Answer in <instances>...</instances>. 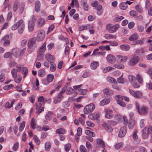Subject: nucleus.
I'll use <instances>...</instances> for the list:
<instances>
[{"instance_id": "37", "label": "nucleus", "mask_w": 152, "mask_h": 152, "mask_svg": "<svg viewBox=\"0 0 152 152\" xmlns=\"http://www.w3.org/2000/svg\"><path fill=\"white\" fill-rule=\"evenodd\" d=\"M22 73L24 75L23 78H25L28 73V69L26 67H24L22 69Z\"/></svg>"}, {"instance_id": "49", "label": "nucleus", "mask_w": 152, "mask_h": 152, "mask_svg": "<svg viewBox=\"0 0 152 152\" xmlns=\"http://www.w3.org/2000/svg\"><path fill=\"white\" fill-rule=\"evenodd\" d=\"M18 2H16L13 5V10L14 12H16L18 9Z\"/></svg>"}, {"instance_id": "24", "label": "nucleus", "mask_w": 152, "mask_h": 152, "mask_svg": "<svg viewBox=\"0 0 152 152\" xmlns=\"http://www.w3.org/2000/svg\"><path fill=\"white\" fill-rule=\"evenodd\" d=\"M46 45V44L45 42L43 43L42 46L39 49V54H41L42 53H43L45 51Z\"/></svg>"}, {"instance_id": "11", "label": "nucleus", "mask_w": 152, "mask_h": 152, "mask_svg": "<svg viewBox=\"0 0 152 152\" xmlns=\"http://www.w3.org/2000/svg\"><path fill=\"white\" fill-rule=\"evenodd\" d=\"M148 108L145 107H142L139 110H138L139 113L141 115L142 114H146L147 113Z\"/></svg>"}, {"instance_id": "3", "label": "nucleus", "mask_w": 152, "mask_h": 152, "mask_svg": "<svg viewBox=\"0 0 152 152\" xmlns=\"http://www.w3.org/2000/svg\"><path fill=\"white\" fill-rule=\"evenodd\" d=\"M118 24H115L112 26L111 24H107L106 25V29L110 33H113L115 32L116 30L119 27Z\"/></svg>"}, {"instance_id": "32", "label": "nucleus", "mask_w": 152, "mask_h": 152, "mask_svg": "<svg viewBox=\"0 0 152 152\" xmlns=\"http://www.w3.org/2000/svg\"><path fill=\"white\" fill-rule=\"evenodd\" d=\"M25 28V25H23L22 26L18 27V33L20 34H22L24 31Z\"/></svg>"}, {"instance_id": "26", "label": "nucleus", "mask_w": 152, "mask_h": 152, "mask_svg": "<svg viewBox=\"0 0 152 152\" xmlns=\"http://www.w3.org/2000/svg\"><path fill=\"white\" fill-rule=\"evenodd\" d=\"M90 26L89 25H87L86 26H80L79 28V30L80 31H82L84 30H86L89 29Z\"/></svg>"}, {"instance_id": "56", "label": "nucleus", "mask_w": 152, "mask_h": 152, "mask_svg": "<svg viewBox=\"0 0 152 152\" xmlns=\"http://www.w3.org/2000/svg\"><path fill=\"white\" fill-rule=\"evenodd\" d=\"M105 117L107 118H111L114 116V115L112 113L105 114Z\"/></svg>"}, {"instance_id": "57", "label": "nucleus", "mask_w": 152, "mask_h": 152, "mask_svg": "<svg viewBox=\"0 0 152 152\" xmlns=\"http://www.w3.org/2000/svg\"><path fill=\"white\" fill-rule=\"evenodd\" d=\"M54 28V26L53 25H51L48 28L47 34H48L50 33V32L52 31Z\"/></svg>"}, {"instance_id": "13", "label": "nucleus", "mask_w": 152, "mask_h": 152, "mask_svg": "<svg viewBox=\"0 0 152 152\" xmlns=\"http://www.w3.org/2000/svg\"><path fill=\"white\" fill-rule=\"evenodd\" d=\"M113 66L115 68L121 69H123L124 68V64L118 62L114 64Z\"/></svg>"}, {"instance_id": "61", "label": "nucleus", "mask_w": 152, "mask_h": 152, "mask_svg": "<svg viewBox=\"0 0 152 152\" xmlns=\"http://www.w3.org/2000/svg\"><path fill=\"white\" fill-rule=\"evenodd\" d=\"M136 10L139 12H140L142 11L141 7L138 5H137L135 7Z\"/></svg>"}, {"instance_id": "51", "label": "nucleus", "mask_w": 152, "mask_h": 152, "mask_svg": "<svg viewBox=\"0 0 152 152\" xmlns=\"http://www.w3.org/2000/svg\"><path fill=\"white\" fill-rule=\"evenodd\" d=\"M64 147L66 151V152H68L69 150L71 147V145L69 143L65 145Z\"/></svg>"}, {"instance_id": "41", "label": "nucleus", "mask_w": 152, "mask_h": 152, "mask_svg": "<svg viewBox=\"0 0 152 152\" xmlns=\"http://www.w3.org/2000/svg\"><path fill=\"white\" fill-rule=\"evenodd\" d=\"M17 69L15 68H13L12 70L11 73L13 77H15L17 76Z\"/></svg>"}, {"instance_id": "30", "label": "nucleus", "mask_w": 152, "mask_h": 152, "mask_svg": "<svg viewBox=\"0 0 152 152\" xmlns=\"http://www.w3.org/2000/svg\"><path fill=\"white\" fill-rule=\"evenodd\" d=\"M51 65L50 67V70L52 72L54 71L56 68V65L53 62H50Z\"/></svg>"}, {"instance_id": "1", "label": "nucleus", "mask_w": 152, "mask_h": 152, "mask_svg": "<svg viewBox=\"0 0 152 152\" xmlns=\"http://www.w3.org/2000/svg\"><path fill=\"white\" fill-rule=\"evenodd\" d=\"M36 41V37H33L30 39L28 42V48L30 52H32L35 48V43Z\"/></svg>"}, {"instance_id": "64", "label": "nucleus", "mask_w": 152, "mask_h": 152, "mask_svg": "<svg viewBox=\"0 0 152 152\" xmlns=\"http://www.w3.org/2000/svg\"><path fill=\"white\" fill-rule=\"evenodd\" d=\"M5 78V76L4 74L3 73H1L0 75V81L2 82Z\"/></svg>"}, {"instance_id": "25", "label": "nucleus", "mask_w": 152, "mask_h": 152, "mask_svg": "<svg viewBox=\"0 0 152 152\" xmlns=\"http://www.w3.org/2000/svg\"><path fill=\"white\" fill-rule=\"evenodd\" d=\"M127 5L126 3L123 2L121 3L120 5V8L122 10H125L127 8Z\"/></svg>"}, {"instance_id": "44", "label": "nucleus", "mask_w": 152, "mask_h": 152, "mask_svg": "<svg viewBox=\"0 0 152 152\" xmlns=\"http://www.w3.org/2000/svg\"><path fill=\"white\" fill-rule=\"evenodd\" d=\"M117 102L122 107H124L126 106V104L125 102L122 101L121 100L119 99H117Z\"/></svg>"}, {"instance_id": "59", "label": "nucleus", "mask_w": 152, "mask_h": 152, "mask_svg": "<svg viewBox=\"0 0 152 152\" xmlns=\"http://www.w3.org/2000/svg\"><path fill=\"white\" fill-rule=\"evenodd\" d=\"M139 151L140 152H147L146 149L144 147L142 146L139 147Z\"/></svg>"}, {"instance_id": "48", "label": "nucleus", "mask_w": 152, "mask_h": 152, "mask_svg": "<svg viewBox=\"0 0 152 152\" xmlns=\"http://www.w3.org/2000/svg\"><path fill=\"white\" fill-rule=\"evenodd\" d=\"M80 150L81 152H87V151L86 147L82 145L80 146Z\"/></svg>"}, {"instance_id": "14", "label": "nucleus", "mask_w": 152, "mask_h": 152, "mask_svg": "<svg viewBox=\"0 0 152 152\" xmlns=\"http://www.w3.org/2000/svg\"><path fill=\"white\" fill-rule=\"evenodd\" d=\"M97 142L98 145L102 148L105 147L104 143L102 140L100 138L97 139Z\"/></svg>"}, {"instance_id": "55", "label": "nucleus", "mask_w": 152, "mask_h": 152, "mask_svg": "<svg viewBox=\"0 0 152 152\" xmlns=\"http://www.w3.org/2000/svg\"><path fill=\"white\" fill-rule=\"evenodd\" d=\"M73 90L72 88L71 87H69L67 88V91H66V93L67 94H72Z\"/></svg>"}, {"instance_id": "62", "label": "nucleus", "mask_w": 152, "mask_h": 152, "mask_svg": "<svg viewBox=\"0 0 152 152\" xmlns=\"http://www.w3.org/2000/svg\"><path fill=\"white\" fill-rule=\"evenodd\" d=\"M126 127H122L121 128L119 133H126Z\"/></svg>"}, {"instance_id": "47", "label": "nucleus", "mask_w": 152, "mask_h": 152, "mask_svg": "<svg viewBox=\"0 0 152 152\" xmlns=\"http://www.w3.org/2000/svg\"><path fill=\"white\" fill-rule=\"evenodd\" d=\"M19 147V143L18 142H16L14 145L12 149L13 151H16L17 150Z\"/></svg>"}, {"instance_id": "20", "label": "nucleus", "mask_w": 152, "mask_h": 152, "mask_svg": "<svg viewBox=\"0 0 152 152\" xmlns=\"http://www.w3.org/2000/svg\"><path fill=\"white\" fill-rule=\"evenodd\" d=\"M25 5V3L24 2H22L20 5V8L19 10V13L20 14H21L24 10V7Z\"/></svg>"}, {"instance_id": "27", "label": "nucleus", "mask_w": 152, "mask_h": 152, "mask_svg": "<svg viewBox=\"0 0 152 152\" xmlns=\"http://www.w3.org/2000/svg\"><path fill=\"white\" fill-rule=\"evenodd\" d=\"M124 146V143L122 142H119L116 144L115 146L116 149L118 150L122 148Z\"/></svg>"}, {"instance_id": "29", "label": "nucleus", "mask_w": 152, "mask_h": 152, "mask_svg": "<svg viewBox=\"0 0 152 152\" xmlns=\"http://www.w3.org/2000/svg\"><path fill=\"white\" fill-rule=\"evenodd\" d=\"M133 96L137 98H140L142 97V94L141 92L137 91L135 92Z\"/></svg>"}, {"instance_id": "10", "label": "nucleus", "mask_w": 152, "mask_h": 152, "mask_svg": "<svg viewBox=\"0 0 152 152\" xmlns=\"http://www.w3.org/2000/svg\"><path fill=\"white\" fill-rule=\"evenodd\" d=\"M34 27V22L33 21H28V29L29 32H32L33 31Z\"/></svg>"}, {"instance_id": "4", "label": "nucleus", "mask_w": 152, "mask_h": 152, "mask_svg": "<svg viewBox=\"0 0 152 152\" xmlns=\"http://www.w3.org/2000/svg\"><path fill=\"white\" fill-rule=\"evenodd\" d=\"M23 25H25L23 19H20L12 26V30H15Z\"/></svg>"}, {"instance_id": "42", "label": "nucleus", "mask_w": 152, "mask_h": 152, "mask_svg": "<svg viewBox=\"0 0 152 152\" xmlns=\"http://www.w3.org/2000/svg\"><path fill=\"white\" fill-rule=\"evenodd\" d=\"M14 78V81L17 83H19L21 81L22 77L19 76H16L15 77H13Z\"/></svg>"}, {"instance_id": "34", "label": "nucleus", "mask_w": 152, "mask_h": 152, "mask_svg": "<svg viewBox=\"0 0 152 152\" xmlns=\"http://www.w3.org/2000/svg\"><path fill=\"white\" fill-rule=\"evenodd\" d=\"M75 4V7H77L78 6V3L77 0H72L70 5L72 7H74Z\"/></svg>"}, {"instance_id": "39", "label": "nucleus", "mask_w": 152, "mask_h": 152, "mask_svg": "<svg viewBox=\"0 0 152 152\" xmlns=\"http://www.w3.org/2000/svg\"><path fill=\"white\" fill-rule=\"evenodd\" d=\"M134 121L133 120H131L129 121V122L128 123V126L130 129H132L134 127Z\"/></svg>"}, {"instance_id": "33", "label": "nucleus", "mask_w": 152, "mask_h": 152, "mask_svg": "<svg viewBox=\"0 0 152 152\" xmlns=\"http://www.w3.org/2000/svg\"><path fill=\"white\" fill-rule=\"evenodd\" d=\"M36 125L35 120H34L33 118H32L31 121V128L33 129H35V128Z\"/></svg>"}, {"instance_id": "8", "label": "nucleus", "mask_w": 152, "mask_h": 152, "mask_svg": "<svg viewBox=\"0 0 152 152\" xmlns=\"http://www.w3.org/2000/svg\"><path fill=\"white\" fill-rule=\"evenodd\" d=\"M102 126L109 132H111L113 131V129L111 127L104 122L102 124Z\"/></svg>"}, {"instance_id": "22", "label": "nucleus", "mask_w": 152, "mask_h": 152, "mask_svg": "<svg viewBox=\"0 0 152 152\" xmlns=\"http://www.w3.org/2000/svg\"><path fill=\"white\" fill-rule=\"evenodd\" d=\"M138 38V36L137 34V33H135L130 36L129 39L130 41H133L136 40Z\"/></svg>"}, {"instance_id": "6", "label": "nucleus", "mask_w": 152, "mask_h": 152, "mask_svg": "<svg viewBox=\"0 0 152 152\" xmlns=\"http://www.w3.org/2000/svg\"><path fill=\"white\" fill-rule=\"evenodd\" d=\"M45 33L44 30L39 31L37 34V37L38 40L39 41H42L44 38Z\"/></svg>"}, {"instance_id": "31", "label": "nucleus", "mask_w": 152, "mask_h": 152, "mask_svg": "<svg viewBox=\"0 0 152 152\" xmlns=\"http://www.w3.org/2000/svg\"><path fill=\"white\" fill-rule=\"evenodd\" d=\"M136 79L140 83H142L143 82V79L142 77L140 75L137 74L136 75Z\"/></svg>"}, {"instance_id": "45", "label": "nucleus", "mask_w": 152, "mask_h": 152, "mask_svg": "<svg viewBox=\"0 0 152 152\" xmlns=\"http://www.w3.org/2000/svg\"><path fill=\"white\" fill-rule=\"evenodd\" d=\"M25 122L24 121H23L22 123L20 124L19 127V130L20 132H22V131L23 129L24 128L25 126Z\"/></svg>"}, {"instance_id": "21", "label": "nucleus", "mask_w": 152, "mask_h": 152, "mask_svg": "<svg viewBox=\"0 0 152 152\" xmlns=\"http://www.w3.org/2000/svg\"><path fill=\"white\" fill-rule=\"evenodd\" d=\"M99 65V63L98 62L93 61L91 63V67L93 69H96Z\"/></svg>"}, {"instance_id": "23", "label": "nucleus", "mask_w": 152, "mask_h": 152, "mask_svg": "<svg viewBox=\"0 0 152 152\" xmlns=\"http://www.w3.org/2000/svg\"><path fill=\"white\" fill-rule=\"evenodd\" d=\"M107 80L108 82L110 83L115 84L117 83V82L115 81V79L114 78L110 77H107Z\"/></svg>"}, {"instance_id": "46", "label": "nucleus", "mask_w": 152, "mask_h": 152, "mask_svg": "<svg viewBox=\"0 0 152 152\" xmlns=\"http://www.w3.org/2000/svg\"><path fill=\"white\" fill-rule=\"evenodd\" d=\"M33 138L35 142L37 144L39 145L40 144V141L36 135H34V137Z\"/></svg>"}, {"instance_id": "7", "label": "nucleus", "mask_w": 152, "mask_h": 152, "mask_svg": "<svg viewBox=\"0 0 152 152\" xmlns=\"http://www.w3.org/2000/svg\"><path fill=\"white\" fill-rule=\"evenodd\" d=\"M106 59L108 62L110 64H113L115 61V57L111 54L108 55Z\"/></svg>"}, {"instance_id": "40", "label": "nucleus", "mask_w": 152, "mask_h": 152, "mask_svg": "<svg viewBox=\"0 0 152 152\" xmlns=\"http://www.w3.org/2000/svg\"><path fill=\"white\" fill-rule=\"evenodd\" d=\"M45 74V71L43 69H40L38 72V75L39 77H42Z\"/></svg>"}, {"instance_id": "50", "label": "nucleus", "mask_w": 152, "mask_h": 152, "mask_svg": "<svg viewBox=\"0 0 152 152\" xmlns=\"http://www.w3.org/2000/svg\"><path fill=\"white\" fill-rule=\"evenodd\" d=\"M9 38V36L8 35H6L5 36L2 38L1 42L3 43V42H6L7 41V40H8Z\"/></svg>"}, {"instance_id": "60", "label": "nucleus", "mask_w": 152, "mask_h": 152, "mask_svg": "<svg viewBox=\"0 0 152 152\" xmlns=\"http://www.w3.org/2000/svg\"><path fill=\"white\" fill-rule=\"evenodd\" d=\"M144 50L142 48L137 50L136 52L139 55H141L144 53Z\"/></svg>"}, {"instance_id": "16", "label": "nucleus", "mask_w": 152, "mask_h": 152, "mask_svg": "<svg viewBox=\"0 0 152 152\" xmlns=\"http://www.w3.org/2000/svg\"><path fill=\"white\" fill-rule=\"evenodd\" d=\"M45 58L46 60L49 62H51L54 60V57L50 53H47L45 55Z\"/></svg>"}, {"instance_id": "53", "label": "nucleus", "mask_w": 152, "mask_h": 152, "mask_svg": "<svg viewBox=\"0 0 152 152\" xmlns=\"http://www.w3.org/2000/svg\"><path fill=\"white\" fill-rule=\"evenodd\" d=\"M124 18L122 16L117 17L114 19V21L115 22H118L123 19Z\"/></svg>"}, {"instance_id": "43", "label": "nucleus", "mask_w": 152, "mask_h": 152, "mask_svg": "<svg viewBox=\"0 0 152 152\" xmlns=\"http://www.w3.org/2000/svg\"><path fill=\"white\" fill-rule=\"evenodd\" d=\"M54 79V76L52 75H49L47 77V80L48 82H52Z\"/></svg>"}, {"instance_id": "18", "label": "nucleus", "mask_w": 152, "mask_h": 152, "mask_svg": "<svg viewBox=\"0 0 152 152\" xmlns=\"http://www.w3.org/2000/svg\"><path fill=\"white\" fill-rule=\"evenodd\" d=\"M120 48L122 50L125 51L129 50L130 49L129 46L128 45H121Z\"/></svg>"}, {"instance_id": "58", "label": "nucleus", "mask_w": 152, "mask_h": 152, "mask_svg": "<svg viewBox=\"0 0 152 152\" xmlns=\"http://www.w3.org/2000/svg\"><path fill=\"white\" fill-rule=\"evenodd\" d=\"M146 86L149 89L152 90V83L150 81H149L146 83Z\"/></svg>"}, {"instance_id": "17", "label": "nucleus", "mask_w": 152, "mask_h": 152, "mask_svg": "<svg viewBox=\"0 0 152 152\" xmlns=\"http://www.w3.org/2000/svg\"><path fill=\"white\" fill-rule=\"evenodd\" d=\"M110 102V100L108 99H104L100 101L99 104L101 106H103L108 104Z\"/></svg>"}, {"instance_id": "54", "label": "nucleus", "mask_w": 152, "mask_h": 152, "mask_svg": "<svg viewBox=\"0 0 152 152\" xmlns=\"http://www.w3.org/2000/svg\"><path fill=\"white\" fill-rule=\"evenodd\" d=\"M69 47L68 45H66L65 47V53L66 55H68L69 53Z\"/></svg>"}, {"instance_id": "9", "label": "nucleus", "mask_w": 152, "mask_h": 152, "mask_svg": "<svg viewBox=\"0 0 152 152\" xmlns=\"http://www.w3.org/2000/svg\"><path fill=\"white\" fill-rule=\"evenodd\" d=\"M116 56L118 59L122 63L126 62L128 59V57L126 56H122L121 55H117Z\"/></svg>"}, {"instance_id": "63", "label": "nucleus", "mask_w": 152, "mask_h": 152, "mask_svg": "<svg viewBox=\"0 0 152 152\" xmlns=\"http://www.w3.org/2000/svg\"><path fill=\"white\" fill-rule=\"evenodd\" d=\"M121 118V116L119 114H116L115 116V119L117 122L119 121H120V119Z\"/></svg>"}, {"instance_id": "28", "label": "nucleus", "mask_w": 152, "mask_h": 152, "mask_svg": "<svg viewBox=\"0 0 152 152\" xmlns=\"http://www.w3.org/2000/svg\"><path fill=\"white\" fill-rule=\"evenodd\" d=\"M104 37L106 39H109L112 38H116V36L110 34H106L105 35Z\"/></svg>"}, {"instance_id": "12", "label": "nucleus", "mask_w": 152, "mask_h": 152, "mask_svg": "<svg viewBox=\"0 0 152 152\" xmlns=\"http://www.w3.org/2000/svg\"><path fill=\"white\" fill-rule=\"evenodd\" d=\"M40 3L39 1H37L35 3V9L37 12H39L40 10Z\"/></svg>"}, {"instance_id": "19", "label": "nucleus", "mask_w": 152, "mask_h": 152, "mask_svg": "<svg viewBox=\"0 0 152 152\" xmlns=\"http://www.w3.org/2000/svg\"><path fill=\"white\" fill-rule=\"evenodd\" d=\"M87 135L86 136V138L89 141L92 142L93 139L91 137H94L95 136V134H86Z\"/></svg>"}, {"instance_id": "2", "label": "nucleus", "mask_w": 152, "mask_h": 152, "mask_svg": "<svg viewBox=\"0 0 152 152\" xmlns=\"http://www.w3.org/2000/svg\"><path fill=\"white\" fill-rule=\"evenodd\" d=\"M95 108V105L93 103H90L86 106L84 109V112L85 114H88L92 112Z\"/></svg>"}, {"instance_id": "38", "label": "nucleus", "mask_w": 152, "mask_h": 152, "mask_svg": "<svg viewBox=\"0 0 152 152\" xmlns=\"http://www.w3.org/2000/svg\"><path fill=\"white\" fill-rule=\"evenodd\" d=\"M12 56V54L10 52H7L5 53L4 55V56L5 58H11Z\"/></svg>"}, {"instance_id": "5", "label": "nucleus", "mask_w": 152, "mask_h": 152, "mask_svg": "<svg viewBox=\"0 0 152 152\" xmlns=\"http://www.w3.org/2000/svg\"><path fill=\"white\" fill-rule=\"evenodd\" d=\"M139 60V57L137 56H134L130 60L129 64L131 66H134L138 62Z\"/></svg>"}, {"instance_id": "35", "label": "nucleus", "mask_w": 152, "mask_h": 152, "mask_svg": "<svg viewBox=\"0 0 152 152\" xmlns=\"http://www.w3.org/2000/svg\"><path fill=\"white\" fill-rule=\"evenodd\" d=\"M78 91L79 94L81 95H85L87 91V90L86 89H82L81 88L79 89Z\"/></svg>"}, {"instance_id": "36", "label": "nucleus", "mask_w": 152, "mask_h": 152, "mask_svg": "<svg viewBox=\"0 0 152 152\" xmlns=\"http://www.w3.org/2000/svg\"><path fill=\"white\" fill-rule=\"evenodd\" d=\"M51 148V143L49 142H47L45 144V149L47 151H49Z\"/></svg>"}, {"instance_id": "52", "label": "nucleus", "mask_w": 152, "mask_h": 152, "mask_svg": "<svg viewBox=\"0 0 152 152\" xmlns=\"http://www.w3.org/2000/svg\"><path fill=\"white\" fill-rule=\"evenodd\" d=\"M66 132V130L63 128L57 129L56 131V133H64Z\"/></svg>"}, {"instance_id": "15", "label": "nucleus", "mask_w": 152, "mask_h": 152, "mask_svg": "<svg viewBox=\"0 0 152 152\" xmlns=\"http://www.w3.org/2000/svg\"><path fill=\"white\" fill-rule=\"evenodd\" d=\"M45 20L44 18H40L38 20L37 24L39 26L41 27L45 24Z\"/></svg>"}]
</instances>
